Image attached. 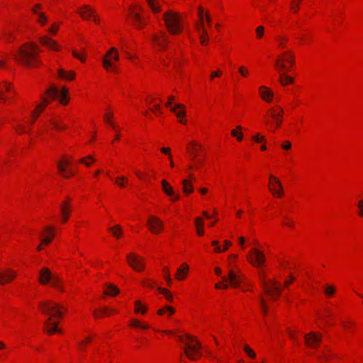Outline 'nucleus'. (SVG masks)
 <instances>
[{"instance_id": "f257e3e1", "label": "nucleus", "mask_w": 363, "mask_h": 363, "mask_svg": "<svg viewBox=\"0 0 363 363\" xmlns=\"http://www.w3.org/2000/svg\"><path fill=\"white\" fill-rule=\"evenodd\" d=\"M38 52L39 49L36 45L26 43L18 49L14 55V59L25 66L32 67L38 61L37 54Z\"/></svg>"}, {"instance_id": "f03ea898", "label": "nucleus", "mask_w": 363, "mask_h": 363, "mask_svg": "<svg viewBox=\"0 0 363 363\" xmlns=\"http://www.w3.org/2000/svg\"><path fill=\"white\" fill-rule=\"evenodd\" d=\"M179 338L184 345V352L185 355L191 360L196 359V356L201 354V343L196 340V337L189 334L179 336Z\"/></svg>"}, {"instance_id": "7ed1b4c3", "label": "nucleus", "mask_w": 363, "mask_h": 363, "mask_svg": "<svg viewBox=\"0 0 363 363\" xmlns=\"http://www.w3.org/2000/svg\"><path fill=\"white\" fill-rule=\"evenodd\" d=\"M163 19L168 31L171 34L175 35L182 31V20L178 13L169 10L164 13Z\"/></svg>"}, {"instance_id": "20e7f679", "label": "nucleus", "mask_w": 363, "mask_h": 363, "mask_svg": "<svg viewBox=\"0 0 363 363\" xmlns=\"http://www.w3.org/2000/svg\"><path fill=\"white\" fill-rule=\"evenodd\" d=\"M39 281L42 284H46L50 282L53 287L57 288L60 291H62V287L59 285L60 281V278L56 274H52L48 268L44 267L41 269L39 272Z\"/></svg>"}, {"instance_id": "39448f33", "label": "nucleus", "mask_w": 363, "mask_h": 363, "mask_svg": "<svg viewBox=\"0 0 363 363\" xmlns=\"http://www.w3.org/2000/svg\"><path fill=\"white\" fill-rule=\"evenodd\" d=\"M41 311L46 315H53L55 317H61L62 313L61 310L64 308L53 301H44L40 305Z\"/></svg>"}, {"instance_id": "423d86ee", "label": "nucleus", "mask_w": 363, "mask_h": 363, "mask_svg": "<svg viewBox=\"0 0 363 363\" xmlns=\"http://www.w3.org/2000/svg\"><path fill=\"white\" fill-rule=\"evenodd\" d=\"M275 67L277 70L279 72V82L283 86H286L288 84H291L294 83V79L293 77H290L286 73L282 72V70L289 71L290 67H287L285 64H284L280 59H277L275 60Z\"/></svg>"}, {"instance_id": "0eeeda50", "label": "nucleus", "mask_w": 363, "mask_h": 363, "mask_svg": "<svg viewBox=\"0 0 363 363\" xmlns=\"http://www.w3.org/2000/svg\"><path fill=\"white\" fill-rule=\"evenodd\" d=\"M46 94L49 95L51 99L57 98L63 105L68 103V89L65 86H63L62 90H59L55 86H51L46 90Z\"/></svg>"}, {"instance_id": "6e6552de", "label": "nucleus", "mask_w": 363, "mask_h": 363, "mask_svg": "<svg viewBox=\"0 0 363 363\" xmlns=\"http://www.w3.org/2000/svg\"><path fill=\"white\" fill-rule=\"evenodd\" d=\"M249 262L256 267H261L266 261L264 253L257 248H252L247 256Z\"/></svg>"}, {"instance_id": "1a4fd4ad", "label": "nucleus", "mask_w": 363, "mask_h": 363, "mask_svg": "<svg viewBox=\"0 0 363 363\" xmlns=\"http://www.w3.org/2000/svg\"><path fill=\"white\" fill-rule=\"evenodd\" d=\"M259 277L262 286L265 292L272 296H279L280 295L279 285L275 281H271L267 283L264 279V274L262 272H259Z\"/></svg>"}, {"instance_id": "9d476101", "label": "nucleus", "mask_w": 363, "mask_h": 363, "mask_svg": "<svg viewBox=\"0 0 363 363\" xmlns=\"http://www.w3.org/2000/svg\"><path fill=\"white\" fill-rule=\"evenodd\" d=\"M119 60V54L116 48H111L102 60L103 67L109 70L113 67L112 61Z\"/></svg>"}, {"instance_id": "9b49d317", "label": "nucleus", "mask_w": 363, "mask_h": 363, "mask_svg": "<svg viewBox=\"0 0 363 363\" xmlns=\"http://www.w3.org/2000/svg\"><path fill=\"white\" fill-rule=\"evenodd\" d=\"M269 190L273 195L281 197L284 194L283 186L278 178L273 174L269 175Z\"/></svg>"}, {"instance_id": "f8f14e48", "label": "nucleus", "mask_w": 363, "mask_h": 363, "mask_svg": "<svg viewBox=\"0 0 363 363\" xmlns=\"http://www.w3.org/2000/svg\"><path fill=\"white\" fill-rule=\"evenodd\" d=\"M129 265L135 270L140 272L144 269L145 262L143 259L135 254H130L127 256Z\"/></svg>"}, {"instance_id": "ddd939ff", "label": "nucleus", "mask_w": 363, "mask_h": 363, "mask_svg": "<svg viewBox=\"0 0 363 363\" xmlns=\"http://www.w3.org/2000/svg\"><path fill=\"white\" fill-rule=\"evenodd\" d=\"M306 344L312 348H316L322 340V335L315 332H311L304 335Z\"/></svg>"}, {"instance_id": "4468645a", "label": "nucleus", "mask_w": 363, "mask_h": 363, "mask_svg": "<svg viewBox=\"0 0 363 363\" xmlns=\"http://www.w3.org/2000/svg\"><path fill=\"white\" fill-rule=\"evenodd\" d=\"M147 225L153 233H159L163 229L162 222L157 217L153 216L149 217Z\"/></svg>"}, {"instance_id": "2eb2a0df", "label": "nucleus", "mask_w": 363, "mask_h": 363, "mask_svg": "<svg viewBox=\"0 0 363 363\" xmlns=\"http://www.w3.org/2000/svg\"><path fill=\"white\" fill-rule=\"evenodd\" d=\"M6 92L11 94H15L16 92L12 88L11 85L7 82H4L0 85V101L5 103L9 96L6 95Z\"/></svg>"}, {"instance_id": "dca6fc26", "label": "nucleus", "mask_w": 363, "mask_h": 363, "mask_svg": "<svg viewBox=\"0 0 363 363\" xmlns=\"http://www.w3.org/2000/svg\"><path fill=\"white\" fill-rule=\"evenodd\" d=\"M222 279L223 283L229 281L233 287H238L241 281L239 275L235 274L232 269L229 270L228 277L223 276Z\"/></svg>"}, {"instance_id": "f3484780", "label": "nucleus", "mask_w": 363, "mask_h": 363, "mask_svg": "<svg viewBox=\"0 0 363 363\" xmlns=\"http://www.w3.org/2000/svg\"><path fill=\"white\" fill-rule=\"evenodd\" d=\"M78 12L84 19H89L92 17L94 22L99 23V18L94 14L90 6H84L82 9L79 10Z\"/></svg>"}, {"instance_id": "a211bd4d", "label": "nucleus", "mask_w": 363, "mask_h": 363, "mask_svg": "<svg viewBox=\"0 0 363 363\" xmlns=\"http://www.w3.org/2000/svg\"><path fill=\"white\" fill-rule=\"evenodd\" d=\"M152 40L161 49L164 48L165 45L168 43L166 34L164 33H162L161 35L154 34L152 37Z\"/></svg>"}, {"instance_id": "6ab92c4d", "label": "nucleus", "mask_w": 363, "mask_h": 363, "mask_svg": "<svg viewBox=\"0 0 363 363\" xmlns=\"http://www.w3.org/2000/svg\"><path fill=\"white\" fill-rule=\"evenodd\" d=\"M277 59H280L284 64V61L287 62L291 67L295 64V55L291 50H287L279 56Z\"/></svg>"}, {"instance_id": "aec40b11", "label": "nucleus", "mask_w": 363, "mask_h": 363, "mask_svg": "<svg viewBox=\"0 0 363 363\" xmlns=\"http://www.w3.org/2000/svg\"><path fill=\"white\" fill-rule=\"evenodd\" d=\"M162 186L163 191L169 196L172 197V201H175L179 199L178 195H175L172 187L169 184L166 180L162 181Z\"/></svg>"}, {"instance_id": "412c9836", "label": "nucleus", "mask_w": 363, "mask_h": 363, "mask_svg": "<svg viewBox=\"0 0 363 363\" xmlns=\"http://www.w3.org/2000/svg\"><path fill=\"white\" fill-rule=\"evenodd\" d=\"M40 42L42 45L53 50H58L59 46L57 45V43L52 40L51 38L48 36H43L40 38Z\"/></svg>"}, {"instance_id": "4be33fe9", "label": "nucleus", "mask_w": 363, "mask_h": 363, "mask_svg": "<svg viewBox=\"0 0 363 363\" xmlns=\"http://www.w3.org/2000/svg\"><path fill=\"white\" fill-rule=\"evenodd\" d=\"M45 330L48 334H53L55 332H60V330L57 328V323L55 322H52V318L48 317L45 323Z\"/></svg>"}, {"instance_id": "5701e85b", "label": "nucleus", "mask_w": 363, "mask_h": 363, "mask_svg": "<svg viewBox=\"0 0 363 363\" xmlns=\"http://www.w3.org/2000/svg\"><path fill=\"white\" fill-rule=\"evenodd\" d=\"M16 277L14 272L8 270L0 272V284H4L6 282L11 281Z\"/></svg>"}, {"instance_id": "b1692460", "label": "nucleus", "mask_w": 363, "mask_h": 363, "mask_svg": "<svg viewBox=\"0 0 363 363\" xmlns=\"http://www.w3.org/2000/svg\"><path fill=\"white\" fill-rule=\"evenodd\" d=\"M194 179V176L193 174H190L189 175V179H183L182 182V189H183V191L185 193V194H191L194 191V187H193V184H192V179Z\"/></svg>"}, {"instance_id": "393cba45", "label": "nucleus", "mask_w": 363, "mask_h": 363, "mask_svg": "<svg viewBox=\"0 0 363 363\" xmlns=\"http://www.w3.org/2000/svg\"><path fill=\"white\" fill-rule=\"evenodd\" d=\"M198 17L199 22L196 23V29L198 33H199V29L202 28L203 30H206L204 21H205V13L203 9L201 6L198 8Z\"/></svg>"}, {"instance_id": "a878e982", "label": "nucleus", "mask_w": 363, "mask_h": 363, "mask_svg": "<svg viewBox=\"0 0 363 363\" xmlns=\"http://www.w3.org/2000/svg\"><path fill=\"white\" fill-rule=\"evenodd\" d=\"M259 93L261 97L267 102H270L273 98L272 91L264 86L259 87Z\"/></svg>"}, {"instance_id": "bb28decb", "label": "nucleus", "mask_w": 363, "mask_h": 363, "mask_svg": "<svg viewBox=\"0 0 363 363\" xmlns=\"http://www.w3.org/2000/svg\"><path fill=\"white\" fill-rule=\"evenodd\" d=\"M277 111L274 108H271L269 111V113L270 114V116L272 118H278L279 119L278 124H281V118L283 116L284 111H283V108L280 106H277Z\"/></svg>"}, {"instance_id": "cd10ccee", "label": "nucleus", "mask_w": 363, "mask_h": 363, "mask_svg": "<svg viewBox=\"0 0 363 363\" xmlns=\"http://www.w3.org/2000/svg\"><path fill=\"white\" fill-rule=\"evenodd\" d=\"M189 267L186 264H183L181 267L178 268L176 277L179 280L184 279L187 274Z\"/></svg>"}, {"instance_id": "c85d7f7f", "label": "nucleus", "mask_w": 363, "mask_h": 363, "mask_svg": "<svg viewBox=\"0 0 363 363\" xmlns=\"http://www.w3.org/2000/svg\"><path fill=\"white\" fill-rule=\"evenodd\" d=\"M50 102V100L46 97L42 98V103L38 104L36 107V110L32 112V116L35 118H38L40 112H38V109L41 108L40 111L44 108V107Z\"/></svg>"}, {"instance_id": "c756f323", "label": "nucleus", "mask_w": 363, "mask_h": 363, "mask_svg": "<svg viewBox=\"0 0 363 363\" xmlns=\"http://www.w3.org/2000/svg\"><path fill=\"white\" fill-rule=\"evenodd\" d=\"M45 231L48 233L49 235L47 237L43 238L41 239V242L43 244L48 245L52 241V238H54V233L52 232V227H47L45 229Z\"/></svg>"}, {"instance_id": "7c9ffc66", "label": "nucleus", "mask_w": 363, "mask_h": 363, "mask_svg": "<svg viewBox=\"0 0 363 363\" xmlns=\"http://www.w3.org/2000/svg\"><path fill=\"white\" fill-rule=\"evenodd\" d=\"M40 5H36L34 9H33L32 11L38 16V21L40 24L43 25L47 21V17L43 13L37 11L36 9H40Z\"/></svg>"}, {"instance_id": "2f4dec72", "label": "nucleus", "mask_w": 363, "mask_h": 363, "mask_svg": "<svg viewBox=\"0 0 363 363\" xmlns=\"http://www.w3.org/2000/svg\"><path fill=\"white\" fill-rule=\"evenodd\" d=\"M199 34L201 44L203 45H206L209 38L207 30H203L202 28H201L199 29Z\"/></svg>"}, {"instance_id": "473e14b6", "label": "nucleus", "mask_w": 363, "mask_h": 363, "mask_svg": "<svg viewBox=\"0 0 363 363\" xmlns=\"http://www.w3.org/2000/svg\"><path fill=\"white\" fill-rule=\"evenodd\" d=\"M58 75L62 79L72 80L74 79V77L75 76V73L74 72H71V71L66 72L63 69H58Z\"/></svg>"}, {"instance_id": "72a5a7b5", "label": "nucleus", "mask_w": 363, "mask_h": 363, "mask_svg": "<svg viewBox=\"0 0 363 363\" xmlns=\"http://www.w3.org/2000/svg\"><path fill=\"white\" fill-rule=\"evenodd\" d=\"M195 225L199 235H203V220L201 218L198 217L195 219Z\"/></svg>"}, {"instance_id": "f704fd0d", "label": "nucleus", "mask_w": 363, "mask_h": 363, "mask_svg": "<svg viewBox=\"0 0 363 363\" xmlns=\"http://www.w3.org/2000/svg\"><path fill=\"white\" fill-rule=\"evenodd\" d=\"M171 111L175 113L177 117L185 116L184 106L182 104H177L175 107L171 108Z\"/></svg>"}, {"instance_id": "c9c22d12", "label": "nucleus", "mask_w": 363, "mask_h": 363, "mask_svg": "<svg viewBox=\"0 0 363 363\" xmlns=\"http://www.w3.org/2000/svg\"><path fill=\"white\" fill-rule=\"evenodd\" d=\"M130 16L133 20L134 25L138 28H142L145 23L141 21L140 15L133 11L130 13Z\"/></svg>"}, {"instance_id": "e433bc0d", "label": "nucleus", "mask_w": 363, "mask_h": 363, "mask_svg": "<svg viewBox=\"0 0 363 363\" xmlns=\"http://www.w3.org/2000/svg\"><path fill=\"white\" fill-rule=\"evenodd\" d=\"M191 145L193 147H187V150L189 152V153L192 155V159L194 160L197 155L199 149L201 148V145L195 142H191Z\"/></svg>"}, {"instance_id": "4c0bfd02", "label": "nucleus", "mask_w": 363, "mask_h": 363, "mask_svg": "<svg viewBox=\"0 0 363 363\" xmlns=\"http://www.w3.org/2000/svg\"><path fill=\"white\" fill-rule=\"evenodd\" d=\"M106 286L108 291L106 292V294L110 296H116L119 294V290L116 286L113 284H107Z\"/></svg>"}, {"instance_id": "58836bf2", "label": "nucleus", "mask_w": 363, "mask_h": 363, "mask_svg": "<svg viewBox=\"0 0 363 363\" xmlns=\"http://www.w3.org/2000/svg\"><path fill=\"white\" fill-rule=\"evenodd\" d=\"M61 211L63 216V221H66L68 219L69 213V206L67 203L63 202L61 206Z\"/></svg>"}, {"instance_id": "ea45409f", "label": "nucleus", "mask_w": 363, "mask_h": 363, "mask_svg": "<svg viewBox=\"0 0 363 363\" xmlns=\"http://www.w3.org/2000/svg\"><path fill=\"white\" fill-rule=\"evenodd\" d=\"M148 5L150 6V7L151 8V9L155 12V13H159L160 12V6L157 4V0H146Z\"/></svg>"}, {"instance_id": "a19ab883", "label": "nucleus", "mask_w": 363, "mask_h": 363, "mask_svg": "<svg viewBox=\"0 0 363 363\" xmlns=\"http://www.w3.org/2000/svg\"><path fill=\"white\" fill-rule=\"evenodd\" d=\"M135 312L137 313H145L146 312V307L145 306H143L140 301H137L135 302Z\"/></svg>"}, {"instance_id": "79ce46f5", "label": "nucleus", "mask_w": 363, "mask_h": 363, "mask_svg": "<svg viewBox=\"0 0 363 363\" xmlns=\"http://www.w3.org/2000/svg\"><path fill=\"white\" fill-rule=\"evenodd\" d=\"M114 236L119 238L122 235V230L120 225H115L108 229Z\"/></svg>"}, {"instance_id": "37998d69", "label": "nucleus", "mask_w": 363, "mask_h": 363, "mask_svg": "<svg viewBox=\"0 0 363 363\" xmlns=\"http://www.w3.org/2000/svg\"><path fill=\"white\" fill-rule=\"evenodd\" d=\"M158 291L165 296V298H167V301L172 302V301H173L172 295L170 294V292L168 290H167L165 289H162L161 287H158Z\"/></svg>"}, {"instance_id": "c03bdc74", "label": "nucleus", "mask_w": 363, "mask_h": 363, "mask_svg": "<svg viewBox=\"0 0 363 363\" xmlns=\"http://www.w3.org/2000/svg\"><path fill=\"white\" fill-rule=\"evenodd\" d=\"M131 325L133 327L140 328H142V329H147V328H149L148 325H147V324H142L138 320H135V319H133V320H131Z\"/></svg>"}, {"instance_id": "a18cd8bd", "label": "nucleus", "mask_w": 363, "mask_h": 363, "mask_svg": "<svg viewBox=\"0 0 363 363\" xmlns=\"http://www.w3.org/2000/svg\"><path fill=\"white\" fill-rule=\"evenodd\" d=\"M166 310L169 312V315H172L174 313V309L172 307L167 306L164 308H161L157 311L158 315H163Z\"/></svg>"}, {"instance_id": "49530a36", "label": "nucleus", "mask_w": 363, "mask_h": 363, "mask_svg": "<svg viewBox=\"0 0 363 363\" xmlns=\"http://www.w3.org/2000/svg\"><path fill=\"white\" fill-rule=\"evenodd\" d=\"M335 292V288L333 286L328 285L325 288V293L327 296H333Z\"/></svg>"}, {"instance_id": "de8ad7c7", "label": "nucleus", "mask_w": 363, "mask_h": 363, "mask_svg": "<svg viewBox=\"0 0 363 363\" xmlns=\"http://www.w3.org/2000/svg\"><path fill=\"white\" fill-rule=\"evenodd\" d=\"M58 170L62 174V177L67 178L68 176L66 175V168L65 167L62 162H59L57 164Z\"/></svg>"}, {"instance_id": "09e8293b", "label": "nucleus", "mask_w": 363, "mask_h": 363, "mask_svg": "<svg viewBox=\"0 0 363 363\" xmlns=\"http://www.w3.org/2000/svg\"><path fill=\"white\" fill-rule=\"evenodd\" d=\"M277 40L279 42L278 46L279 48H285V42L287 41V38L279 36V37H277Z\"/></svg>"}, {"instance_id": "8fccbe9b", "label": "nucleus", "mask_w": 363, "mask_h": 363, "mask_svg": "<svg viewBox=\"0 0 363 363\" xmlns=\"http://www.w3.org/2000/svg\"><path fill=\"white\" fill-rule=\"evenodd\" d=\"M264 28L262 26H259L256 28V35L257 38H262L264 35Z\"/></svg>"}, {"instance_id": "3c124183", "label": "nucleus", "mask_w": 363, "mask_h": 363, "mask_svg": "<svg viewBox=\"0 0 363 363\" xmlns=\"http://www.w3.org/2000/svg\"><path fill=\"white\" fill-rule=\"evenodd\" d=\"M301 1V0H298L296 3H295L294 0H292L291 9L294 13H297L298 11L299 4Z\"/></svg>"}, {"instance_id": "603ef678", "label": "nucleus", "mask_w": 363, "mask_h": 363, "mask_svg": "<svg viewBox=\"0 0 363 363\" xmlns=\"http://www.w3.org/2000/svg\"><path fill=\"white\" fill-rule=\"evenodd\" d=\"M86 160H90L91 162H94V160H95L93 156L89 155V156L86 157V158L80 159L79 162L83 163L86 166H90L91 162H86Z\"/></svg>"}, {"instance_id": "864d4df0", "label": "nucleus", "mask_w": 363, "mask_h": 363, "mask_svg": "<svg viewBox=\"0 0 363 363\" xmlns=\"http://www.w3.org/2000/svg\"><path fill=\"white\" fill-rule=\"evenodd\" d=\"M244 350L249 355V357H250L252 358H255L256 354H255V352L252 349H250L249 347V346L245 345L244 347Z\"/></svg>"}, {"instance_id": "5fc2aeb1", "label": "nucleus", "mask_w": 363, "mask_h": 363, "mask_svg": "<svg viewBox=\"0 0 363 363\" xmlns=\"http://www.w3.org/2000/svg\"><path fill=\"white\" fill-rule=\"evenodd\" d=\"M104 121L107 124H108L112 128H115V125L111 119V117L108 114H105Z\"/></svg>"}, {"instance_id": "6e6d98bb", "label": "nucleus", "mask_w": 363, "mask_h": 363, "mask_svg": "<svg viewBox=\"0 0 363 363\" xmlns=\"http://www.w3.org/2000/svg\"><path fill=\"white\" fill-rule=\"evenodd\" d=\"M215 287L218 289L221 288L226 289L228 288V284L223 282H219L215 284Z\"/></svg>"}, {"instance_id": "4d7b16f0", "label": "nucleus", "mask_w": 363, "mask_h": 363, "mask_svg": "<svg viewBox=\"0 0 363 363\" xmlns=\"http://www.w3.org/2000/svg\"><path fill=\"white\" fill-rule=\"evenodd\" d=\"M51 124L53 125V127L55 128H56L57 130H62V129H65V125H60L59 123H57L56 121H51Z\"/></svg>"}, {"instance_id": "13d9d810", "label": "nucleus", "mask_w": 363, "mask_h": 363, "mask_svg": "<svg viewBox=\"0 0 363 363\" xmlns=\"http://www.w3.org/2000/svg\"><path fill=\"white\" fill-rule=\"evenodd\" d=\"M212 245L213 246H215L216 248H215V251L216 252H222V249L220 248V247L218 245V241L217 240H214L211 242Z\"/></svg>"}, {"instance_id": "bf43d9fd", "label": "nucleus", "mask_w": 363, "mask_h": 363, "mask_svg": "<svg viewBox=\"0 0 363 363\" xmlns=\"http://www.w3.org/2000/svg\"><path fill=\"white\" fill-rule=\"evenodd\" d=\"M359 215L363 216V200L358 202Z\"/></svg>"}, {"instance_id": "052dcab7", "label": "nucleus", "mask_w": 363, "mask_h": 363, "mask_svg": "<svg viewBox=\"0 0 363 363\" xmlns=\"http://www.w3.org/2000/svg\"><path fill=\"white\" fill-rule=\"evenodd\" d=\"M252 140H254L257 143L264 141V136H259V135H254L252 137Z\"/></svg>"}, {"instance_id": "680f3d73", "label": "nucleus", "mask_w": 363, "mask_h": 363, "mask_svg": "<svg viewBox=\"0 0 363 363\" xmlns=\"http://www.w3.org/2000/svg\"><path fill=\"white\" fill-rule=\"evenodd\" d=\"M125 178L124 177H119L118 178H116V183L117 184H118L120 186L123 187L124 186V184L122 183L121 181H125Z\"/></svg>"}, {"instance_id": "e2e57ef3", "label": "nucleus", "mask_w": 363, "mask_h": 363, "mask_svg": "<svg viewBox=\"0 0 363 363\" xmlns=\"http://www.w3.org/2000/svg\"><path fill=\"white\" fill-rule=\"evenodd\" d=\"M161 152L164 154H166V155H169V158L171 159L172 157V155L170 154V149L168 148V147H162L161 149Z\"/></svg>"}, {"instance_id": "0e129e2a", "label": "nucleus", "mask_w": 363, "mask_h": 363, "mask_svg": "<svg viewBox=\"0 0 363 363\" xmlns=\"http://www.w3.org/2000/svg\"><path fill=\"white\" fill-rule=\"evenodd\" d=\"M238 130H242V127H241L240 125L237 126L236 129L233 130L231 131V135H232V136H233V137H236V136H238V133H239L238 132Z\"/></svg>"}, {"instance_id": "69168bd1", "label": "nucleus", "mask_w": 363, "mask_h": 363, "mask_svg": "<svg viewBox=\"0 0 363 363\" xmlns=\"http://www.w3.org/2000/svg\"><path fill=\"white\" fill-rule=\"evenodd\" d=\"M238 71L242 76H243V77L247 76V70L244 67H239Z\"/></svg>"}, {"instance_id": "338daca9", "label": "nucleus", "mask_w": 363, "mask_h": 363, "mask_svg": "<svg viewBox=\"0 0 363 363\" xmlns=\"http://www.w3.org/2000/svg\"><path fill=\"white\" fill-rule=\"evenodd\" d=\"M205 13V20L208 25H210L211 23V18L208 12H206Z\"/></svg>"}, {"instance_id": "774afa93", "label": "nucleus", "mask_w": 363, "mask_h": 363, "mask_svg": "<svg viewBox=\"0 0 363 363\" xmlns=\"http://www.w3.org/2000/svg\"><path fill=\"white\" fill-rule=\"evenodd\" d=\"M282 148L285 149V150H289L291 147V145L290 143V142L289 141H286L284 142V143L281 145Z\"/></svg>"}]
</instances>
